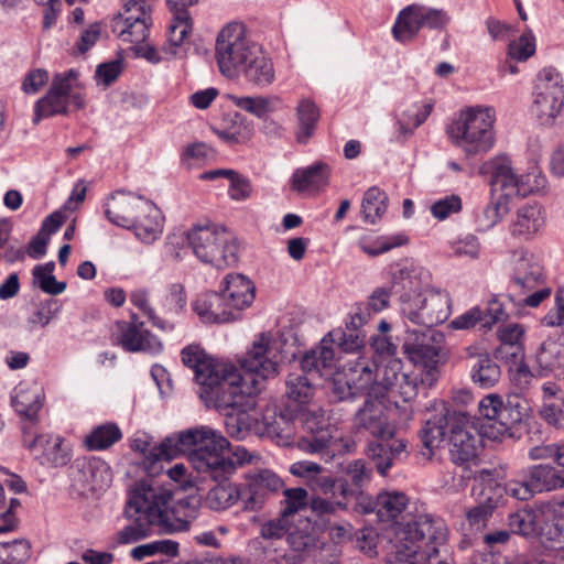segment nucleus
Returning <instances> with one entry per match:
<instances>
[{"label":"nucleus","instance_id":"1","mask_svg":"<svg viewBox=\"0 0 564 564\" xmlns=\"http://www.w3.org/2000/svg\"><path fill=\"white\" fill-rule=\"evenodd\" d=\"M181 359L185 367L194 370L198 394L205 405L221 413L247 381L254 383L256 378L279 375L284 360L283 343L270 333H261L239 360L240 369L213 358L195 344L181 350Z\"/></svg>","mask_w":564,"mask_h":564},{"label":"nucleus","instance_id":"2","mask_svg":"<svg viewBox=\"0 0 564 564\" xmlns=\"http://www.w3.org/2000/svg\"><path fill=\"white\" fill-rule=\"evenodd\" d=\"M130 447L143 456L144 470L153 478L163 471V462H171L183 454L194 469L204 478L221 479L235 470L237 463L247 456L242 446L231 447L218 431L200 425L166 436L159 445H152L147 434L134 436Z\"/></svg>","mask_w":564,"mask_h":564},{"label":"nucleus","instance_id":"3","mask_svg":"<svg viewBox=\"0 0 564 564\" xmlns=\"http://www.w3.org/2000/svg\"><path fill=\"white\" fill-rule=\"evenodd\" d=\"M256 379L254 383L247 381L246 386H241L235 399L229 401L228 409L220 413L225 416L226 431L230 436L243 440L250 432H254L288 440L294 434L296 422H300L308 432L307 436L299 441L302 451L319 455L324 462H329L336 456L329 431L319 425V422L302 416L297 410L283 404L279 411L275 408H268L258 413L257 394L261 391L263 382L270 378Z\"/></svg>","mask_w":564,"mask_h":564},{"label":"nucleus","instance_id":"4","mask_svg":"<svg viewBox=\"0 0 564 564\" xmlns=\"http://www.w3.org/2000/svg\"><path fill=\"white\" fill-rule=\"evenodd\" d=\"M509 378L513 391L506 397L498 393L485 395L478 403L480 416L460 411V464L482 451L484 438H514L527 427L532 413L528 393L534 375L525 362H520L516 367L509 366Z\"/></svg>","mask_w":564,"mask_h":564},{"label":"nucleus","instance_id":"5","mask_svg":"<svg viewBox=\"0 0 564 564\" xmlns=\"http://www.w3.org/2000/svg\"><path fill=\"white\" fill-rule=\"evenodd\" d=\"M495 120L496 112L492 107L475 106L465 111L464 124L463 128L460 127V151L466 159L473 160L469 173L488 176L494 189L502 192L505 196L525 197L544 188L546 183L544 175L535 171L519 175L510 158L505 154L478 164L479 158L495 144Z\"/></svg>","mask_w":564,"mask_h":564},{"label":"nucleus","instance_id":"6","mask_svg":"<svg viewBox=\"0 0 564 564\" xmlns=\"http://www.w3.org/2000/svg\"><path fill=\"white\" fill-rule=\"evenodd\" d=\"M382 399L368 395L356 413L355 425L376 438L368 442L366 454L377 473L386 477L394 465L409 457L410 452L408 440L398 436L395 424L389 421Z\"/></svg>","mask_w":564,"mask_h":564},{"label":"nucleus","instance_id":"7","mask_svg":"<svg viewBox=\"0 0 564 564\" xmlns=\"http://www.w3.org/2000/svg\"><path fill=\"white\" fill-rule=\"evenodd\" d=\"M402 354L416 369L403 372L388 394L411 402L420 391L426 394V390L436 383L444 355L433 335L420 332L406 333Z\"/></svg>","mask_w":564,"mask_h":564},{"label":"nucleus","instance_id":"8","mask_svg":"<svg viewBox=\"0 0 564 564\" xmlns=\"http://www.w3.org/2000/svg\"><path fill=\"white\" fill-rule=\"evenodd\" d=\"M395 538L394 551L389 556L391 564H446L438 558L440 546L447 540L443 519L420 514L401 523Z\"/></svg>","mask_w":564,"mask_h":564},{"label":"nucleus","instance_id":"9","mask_svg":"<svg viewBox=\"0 0 564 564\" xmlns=\"http://www.w3.org/2000/svg\"><path fill=\"white\" fill-rule=\"evenodd\" d=\"M508 290L510 301L519 307L536 308L551 296L545 269L536 254L525 249L513 252Z\"/></svg>","mask_w":564,"mask_h":564},{"label":"nucleus","instance_id":"10","mask_svg":"<svg viewBox=\"0 0 564 564\" xmlns=\"http://www.w3.org/2000/svg\"><path fill=\"white\" fill-rule=\"evenodd\" d=\"M147 505L148 517L155 521L165 533L182 532L189 529V524L197 517V509L188 498H183L173 502V492L155 484L153 479H142L139 481Z\"/></svg>","mask_w":564,"mask_h":564},{"label":"nucleus","instance_id":"11","mask_svg":"<svg viewBox=\"0 0 564 564\" xmlns=\"http://www.w3.org/2000/svg\"><path fill=\"white\" fill-rule=\"evenodd\" d=\"M188 247L203 263L218 269L238 262V245L226 227L208 224L194 225L188 230Z\"/></svg>","mask_w":564,"mask_h":564},{"label":"nucleus","instance_id":"12","mask_svg":"<svg viewBox=\"0 0 564 564\" xmlns=\"http://www.w3.org/2000/svg\"><path fill=\"white\" fill-rule=\"evenodd\" d=\"M479 453L473 459H464L460 466V480L474 479L471 496L478 505L467 511V521L476 530L486 524L505 494L503 485L498 484L495 478V470L478 468Z\"/></svg>","mask_w":564,"mask_h":564},{"label":"nucleus","instance_id":"13","mask_svg":"<svg viewBox=\"0 0 564 564\" xmlns=\"http://www.w3.org/2000/svg\"><path fill=\"white\" fill-rule=\"evenodd\" d=\"M364 325L358 323V318H355V313L351 312L345 322V328H335L325 335L316 347L303 355L300 365L305 371L332 369L335 359L333 344L345 352L359 350L366 343V336L361 330Z\"/></svg>","mask_w":564,"mask_h":564},{"label":"nucleus","instance_id":"14","mask_svg":"<svg viewBox=\"0 0 564 564\" xmlns=\"http://www.w3.org/2000/svg\"><path fill=\"white\" fill-rule=\"evenodd\" d=\"M423 447L427 449V458L434 451H440V459L447 458L458 466V409L455 403L442 402L441 409L427 419L420 431Z\"/></svg>","mask_w":564,"mask_h":564},{"label":"nucleus","instance_id":"15","mask_svg":"<svg viewBox=\"0 0 564 564\" xmlns=\"http://www.w3.org/2000/svg\"><path fill=\"white\" fill-rule=\"evenodd\" d=\"M338 445L333 438L335 457L328 463H335L340 467L339 495L352 507V513L369 514L375 511V500L366 491L372 479V467L364 459H344V455L337 452Z\"/></svg>","mask_w":564,"mask_h":564},{"label":"nucleus","instance_id":"16","mask_svg":"<svg viewBox=\"0 0 564 564\" xmlns=\"http://www.w3.org/2000/svg\"><path fill=\"white\" fill-rule=\"evenodd\" d=\"M215 57L223 75L234 78L240 74L251 53H257V45L246 37L242 23H228L221 29L216 39Z\"/></svg>","mask_w":564,"mask_h":564},{"label":"nucleus","instance_id":"17","mask_svg":"<svg viewBox=\"0 0 564 564\" xmlns=\"http://www.w3.org/2000/svg\"><path fill=\"white\" fill-rule=\"evenodd\" d=\"M564 488V469L551 464H536L522 469L517 478L503 484L505 494L527 501L538 494Z\"/></svg>","mask_w":564,"mask_h":564},{"label":"nucleus","instance_id":"18","mask_svg":"<svg viewBox=\"0 0 564 564\" xmlns=\"http://www.w3.org/2000/svg\"><path fill=\"white\" fill-rule=\"evenodd\" d=\"M449 21L442 9L412 3L399 11L392 25L393 39L402 44L412 42L421 30L442 31Z\"/></svg>","mask_w":564,"mask_h":564},{"label":"nucleus","instance_id":"19","mask_svg":"<svg viewBox=\"0 0 564 564\" xmlns=\"http://www.w3.org/2000/svg\"><path fill=\"white\" fill-rule=\"evenodd\" d=\"M449 315L448 293L442 290H429L422 292V296L416 299L403 317L415 325L425 326L426 330H417L433 335L436 344L441 347L442 335L433 332L432 327L446 322Z\"/></svg>","mask_w":564,"mask_h":564},{"label":"nucleus","instance_id":"20","mask_svg":"<svg viewBox=\"0 0 564 564\" xmlns=\"http://www.w3.org/2000/svg\"><path fill=\"white\" fill-rule=\"evenodd\" d=\"M284 487L283 479L270 469H257L246 475L241 484L242 503L246 511H259Z\"/></svg>","mask_w":564,"mask_h":564},{"label":"nucleus","instance_id":"21","mask_svg":"<svg viewBox=\"0 0 564 564\" xmlns=\"http://www.w3.org/2000/svg\"><path fill=\"white\" fill-rule=\"evenodd\" d=\"M78 75L74 68L55 74L46 94L34 105V123L42 119L68 113L67 95L70 93V80H77Z\"/></svg>","mask_w":564,"mask_h":564},{"label":"nucleus","instance_id":"22","mask_svg":"<svg viewBox=\"0 0 564 564\" xmlns=\"http://www.w3.org/2000/svg\"><path fill=\"white\" fill-rule=\"evenodd\" d=\"M150 199L132 192L118 189L110 194L104 204L105 217L118 227L131 230L138 216L148 212Z\"/></svg>","mask_w":564,"mask_h":564},{"label":"nucleus","instance_id":"23","mask_svg":"<svg viewBox=\"0 0 564 564\" xmlns=\"http://www.w3.org/2000/svg\"><path fill=\"white\" fill-rule=\"evenodd\" d=\"M144 498L145 496L141 485L138 482L128 500L126 509L127 516L134 520L131 524L126 525L117 533V544L126 545L135 543L152 534V528L155 525V521L148 517L147 505L149 501Z\"/></svg>","mask_w":564,"mask_h":564},{"label":"nucleus","instance_id":"24","mask_svg":"<svg viewBox=\"0 0 564 564\" xmlns=\"http://www.w3.org/2000/svg\"><path fill=\"white\" fill-rule=\"evenodd\" d=\"M422 269L414 265L392 267L390 274L389 291L399 302L402 316L411 308L416 299L422 296L423 281Z\"/></svg>","mask_w":564,"mask_h":564},{"label":"nucleus","instance_id":"25","mask_svg":"<svg viewBox=\"0 0 564 564\" xmlns=\"http://www.w3.org/2000/svg\"><path fill=\"white\" fill-rule=\"evenodd\" d=\"M302 372H292L288 376L285 381V405L297 410L302 416L311 417L313 422L322 423V415H316L314 411L310 410L311 401L315 394V386L312 383L308 375L313 372L321 373L323 369L305 371L301 367Z\"/></svg>","mask_w":564,"mask_h":564},{"label":"nucleus","instance_id":"26","mask_svg":"<svg viewBox=\"0 0 564 564\" xmlns=\"http://www.w3.org/2000/svg\"><path fill=\"white\" fill-rule=\"evenodd\" d=\"M69 477L74 487L96 491L111 481L108 464L98 457H78L69 467Z\"/></svg>","mask_w":564,"mask_h":564},{"label":"nucleus","instance_id":"27","mask_svg":"<svg viewBox=\"0 0 564 564\" xmlns=\"http://www.w3.org/2000/svg\"><path fill=\"white\" fill-rule=\"evenodd\" d=\"M466 367L471 382L480 389H491L501 379V367L487 350L480 347L466 348Z\"/></svg>","mask_w":564,"mask_h":564},{"label":"nucleus","instance_id":"28","mask_svg":"<svg viewBox=\"0 0 564 564\" xmlns=\"http://www.w3.org/2000/svg\"><path fill=\"white\" fill-rule=\"evenodd\" d=\"M119 344L131 352L143 351L156 355L163 350L162 343L150 330L143 328V323L138 321L135 314L131 315V322H118Z\"/></svg>","mask_w":564,"mask_h":564},{"label":"nucleus","instance_id":"29","mask_svg":"<svg viewBox=\"0 0 564 564\" xmlns=\"http://www.w3.org/2000/svg\"><path fill=\"white\" fill-rule=\"evenodd\" d=\"M324 531L323 523L312 520L310 516L299 517L289 532L288 543L297 554L299 561L314 549L322 540L319 533Z\"/></svg>","mask_w":564,"mask_h":564},{"label":"nucleus","instance_id":"30","mask_svg":"<svg viewBox=\"0 0 564 564\" xmlns=\"http://www.w3.org/2000/svg\"><path fill=\"white\" fill-rule=\"evenodd\" d=\"M219 292L227 306L237 313V317L254 300V284L242 274H228L221 282Z\"/></svg>","mask_w":564,"mask_h":564},{"label":"nucleus","instance_id":"31","mask_svg":"<svg viewBox=\"0 0 564 564\" xmlns=\"http://www.w3.org/2000/svg\"><path fill=\"white\" fill-rule=\"evenodd\" d=\"M383 361L384 360H380L378 362L375 360V375L369 366L362 367V373L366 375L367 381H373L368 392L369 397L384 398L403 373L401 371L402 362L400 359H388L386 365H383Z\"/></svg>","mask_w":564,"mask_h":564},{"label":"nucleus","instance_id":"32","mask_svg":"<svg viewBox=\"0 0 564 564\" xmlns=\"http://www.w3.org/2000/svg\"><path fill=\"white\" fill-rule=\"evenodd\" d=\"M250 459L251 457L247 452L246 458L241 463H237L235 469H237L238 466H241L245 463L250 462ZM235 471L236 470H234L230 475H228L225 478L214 479V481H216L217 485L208 491L206 497V505L209 509L214 511H221L230 508L239 500L242 502L241 485L237 486L231 482L225 484V481L228 480L231 477V475L235 474ZM195 473L197 474L196 478H199L200 480H213L212 477L204 478L203 475H199L197 471Z\"/></svg>","mask_w":564,"mask_h":564},{"label":"nucleus","instance_id":"33","mask_svg":"<svg viewBox=\"0 0 564 564\" xmlns=\"http://www.w3.org/2000/svg\"><path fill=\"white\" fill-rule=\"evenodd\" d=\"M545 225L543 207L538 203H528L518 208L510 226L512 237L523 241L533 238Z\"/></svg>","mask_w":564,"mask_h":564},{"label":"nucleus","instance_id":"34","mask_svg":"<svg viewBox=\"0 0 564 564\" xmlns=\"http://www.w3.org/2000/svg\"><path fill=\"white\" fill-rule=\"evenodd\" d=\"M194 312L204 323H227L237 318V313L227 306L220 292H209L193 304Z\"/></svg>","mask_w":564,"mask_h":564},{"label":"nucleus","instance_id":"35","mask_svg":"<svg viewBox=\"0 0 564 564\" xmlns=\"http://www.w3.org/2000/svg\"><path fill=\"white\" fill-rule=\"evenodd\" d=\"M245 79L256 87H267L275 79V70L271 58L261 54L257 47V53H251L246 64L240 68Z\"/></svg>","mask_w":564,"mask_h":564},{"label":"nucleus","instance_id":"36","mask_svg":"<svg viewBox=\"0 0 564 564\" xmlns=\"http://www.w3.org/2000/svg\"><path fill=\"white\" fill-rule=\"evenodd\" d=\"M148 212H142L132 229L135 237L142 242L150 243L156 240L163 231V215L160 208L150 200Z\"/></svg>","mask_w":564,"mask_h":564},{"label":"nucleus","instance_id":"37","mask_svg":"<svg viewBox=\"0 0 564 564\" xmlns=\"http://www.w3.org/2000/svg\"><path fill=\"white\" fill-rule=\"evenodd\" d=\"M329 167L318 161L304 169H296L292 175L291 187L296 192H304L310 187L322 188L328 184Z\"/></svg>","mask_w":564,"mask_h":564},{"label":"nucleus","instance_id":"38","mask_svg":"<svg viewBox=\"0 0 564 564\" xmlns=\"http://www.w3.org/2000/svg\"><path fill=\"white\" fill-rule=\"evenodd\" d=\"M391 296L388 286L373 289L365 302L355 305V318H358L359 324H367L373 314H379L390 306Z\"/></svg>","mask_w":564,"mask_h":564},{"label":"nucleus","instance_id":"39","mask_svg":"<svg viewBox=\"0 0 564 564\" xmlns=\"http://www.w3.org/2000/svg\"><path fill=\"white\" fill-rule=\"evenodd\" d=\"M307 509L311 511L312 520H318L319 523H323L324 530L327 529L329 517L338 510L352 512V507L343 497L332 499L318 495L310 497Z\"/></svg>","mask_w":564,"mask_h":564},{"label":"nucleus","instance_id":"40","mask_svg":"<svg viewBox=\"0 0 564 564\" xmlns=\"http://www.w3.org/2000/svg\"><path fill=\"white\" fill-rule=\"evenodd\" d=\"M409 498L401 491H384L377 497L375 510L381 520H394L406 508Z\"/></svg>","mask_w":564,"mask_h":564},{"label":"nucleus","instance_id":"41","mask_svg":"<svg viewBox=\"0 0 564 564\" xmlns=\"http://www.w3.org/2000/svg\"><path fill=\"white\" fill-rule=\"evenodd\" d=\"M540 376H546L564 364V344L554 339H546L542 343L538 354Z\"/></svg>","mask_w":564,"mask_h":564},{"label":"nucleus","instance_id":"42","mask_svg":"<svg viewBox=\"0 0 564 564\" xmlns=\"http://www.w3.org/2000/svg\"><path fill=\"white\" fill-rule=\"evenodd\" d=\"M388 208V195L378 186L369 187L362 197L361 213L364 220L376 224L384 215Z\"/></svg>","mask_w":564,"mask_h":564},{"label":"nucleus","instance_id":"43","mask_svg":"<svg viewBox=\"0 0 564 564\" xmlns=\"http://www.w3.org/2000/svg\"><path fill=\"white\" fill-rule=\"evenodd\" d=\"M122 2L124 14H118V18H121L126 25L122 30V34H132V29L138 23L147 29L151 21V7L149 4V0H122Z\"/></svg>","mask_w":564,"mask_h":564},{"label":"nucleus","instance_id":"44","mask_svg":"<svg viewBox=\"0 0 564 564\" xmlns=\"http://www.w3.org/2000/svg\"><path fill=\"white\" fill-rule=\"evenodd\" d=\"M299 131L296 141L305 144L313 135L319 118L317 106L311 100H302L297 106Z\"/></svg>","mask_w":564,"mask_h":564},{"label":"nucleus","instance_id":"45","mask_svg":"<svg viewBox=\"0 0 564 564\" xmlns=\"http://www.w3.org/2000/svg\"><path fill=\"white\" fill-rule=\"evenodd\" d=\"M122 438V433L116 423L96 426L86 436L85 444L90 451H102Z\"/></svg>","mask_w":564,"mask_h":564},{"label":"nucleus","instance_id":"46","mask_svg":"<svg viewBox=\"0 0 564 564\" xmlns=\"http://www.w3.org/2000/svg\"><path fill=\"white\" fill-rule=\"evenodd\" d=\"M11 405L21 417L34 422L43 404L40 393L15 389V394L11 397Z\"/></svg>","mask_w":564,"mask_h":564},{"label":"nucleus","instance_id":"47","mask_svg":"<svg viewBox=\"0 0 564 564\" xmlns=\"http://www.w3.org/2000/svg\"><path fill=\"white\" fill-rule=\"evenodd\" d=\"M284 495V499L281 500L280 513L283 517L289 518L293 522L296 521L301 511L307 509L310 496L306 489L302 487L297 488H284L281 490Z\"/></svg>","mask_w":564,"mask_h":564},{"label":"nucleus","instance_id":"48","mask_svg":"<svg viewBox=\"0 0 564 564\" xmlns=\"http://www.w3.org/2000/svg\"><path fill=\"white\" fill-rule=\"evenodd\" d=\"M533 113L539 118L541 124H552L563 108L564 97L538 94H533Z\"/></svg>","mask_w":564,"mask_h":564},{"label":"nucleus","instance_id":"49","mask_svg":"<svg viewBox=\"0 0 564 564\" xmlns=\"http://www.w3.org/2000/svg\"><path fill=\"white\" fill-rule=\"evenodd\" d=\"M533 94L564 97L560 72L552 66L542 68L536 75Z\"/></svg>","mask_w":564,"mask_h":564},{"label":"nucleus","instance_id":"50","mask_svg":"<svg viewBox=\"0 0 564 564\" xmlns=\"http://www.w3.org/2000/svg\"><path fill=\"white\" fill-rule=\"evenodd\" d=\"M409 332H419L417 329H405L403 332V336L392 335L389 336H371L370 337V347L373 350L376 358L380 360L388 359H397L395 356L399 354V350L402 351V343L406 333Z\"/></svg>","mask_w":564,"mask_h":564},{"label":"nucleus","instance_id":"51","mask_svg":"<svg viewBox=\"0 0 564 564\" xmlns=\"http://www.w3.org/2000/svg\"><path fill=\"white\" fill-rule=\"evenodd\" d=\"M490 189L491 200L482 210L484 220L481 221V226L486 229L494 227L502 219L509 210V199L514 198L513 196L502 195L500 191H495L491 184Z\"/></svg>","mask_w":564,"mask_h":564},{"label":"nucleus","instance_id":"52","mask_svg":"<svg viewBox=\"0 0 564 564\" xmlns=\"http://www.w3.org/2000/svg\"><path fill=\"white\" fill-rule=\"evenodd\" d=\"M180 544L172 540H159L133 547L130 552L134 561H142L145 557L155 554H164L167 556H176L178 554Z\"/></svg>","mask_w":564,"mask_h":564},{"label":"nucleus","instance_id":"53","mask_svg":"<svg viewBox=\"0 0 564 564\" xmlns=\"http://www.w3.org/2000/svg\"><path fill=\"white\" fill-rule=\"evenodd\" d=\"M293 521L279 512L278 517L264 521L260 527V536L267 541L288 540Z\"/></svg>","mask_w":564,"mask_h":564},{"label":"nucleus","instance_id":"54","mask_svg":"<svg viewBox=\"0 0 564 564\" xmlns=\"http://www.w3.org/2000/svg\"><path fill=\"white\" fill-rule=\"evenodd\" d=\"M338 545L321 541L307 555L301 560V564H338Z\"/></svg>","mask_w":564,"mask_h":564},{"label":"nucleus","instance_id":"55","mask_svg":"<svg viewBox=\"0 0 564 564\" xmlns=\"http://www.w3.org/2000/svg\"><path fill=\"white\" fill-rule=\"evenodd\" d=\"M408 241L403 235H397L393 237H379L372 242H368L362 239L358 242L359 248L370 257H377L382 253L390 251L395 247L403 246Z\"/></svg>","mask_w":564,"mask_h":564},{"label":"nucleus","instance_id":"56","mask_svg":"<svg viewBox=\"0 0 564 564\" xmlns=\"http://www.w3.org/2000/svg\"><path fill=\"white\" fill-rule=\"evenodd\" d=\"M535 36L529 31L509 43L508 56L518 62H525L535 53Z\"/></svg>","mask_w":564,"mask_h":564},{"label":"nucleus","instance_id":"57","mask_svg":"<svg viewBox=\"0 0 564 564\" xmlns=\"http://www.w3.org/2000/svg\"><path fill=\"white\" fill-rule=\"evenodd\" d=\"M313 491L312 495L325 496V498L338 499L339 495V478L332 476L323 469L318 476L311 480L308 486Z\"/></svg>","mask_w":564,"mask_h":564},{"label":"nucleus","instance_id":"58","mask_svg":"<svg viewBox=\"0 0 564 564\" xmlns=\"http://www.w3.org/2000/svg\"><path fill=\"white\" fill-rule=\"evenodd\" d=\"M62 303L56 299H47L40 303L39 307L30 315L28 322L32 325L45 327L62 311Z\"/></svg>","mask_w":564,"mask_h":564},{"label":"nucleus","instance_id":"59","mask_svg":"<svg viewBox=\"0 0 564 564\" xmlns=\"http://www.w3.org/2000/svg\"><path fill=\"white\" fill-rule=\"evenodd\" d=\"M273 98L269 97H240L237 98L236 105L258 118H264L271 111Z\"/></svg>","mask_w":564,"mask_h":564},{"label":"nucleus","instance_id":"60","mask_svg":"<svg viewBox=\"0 0 564 564\" xmlns=\"http://www.w3.org/2000/svg\"><path fill=\"white\" fill-rule=\"evenodd\" d=\"M8 552L11 564H23L31 556V544L26 539H17L11 542L0 543Z\"/></svg>","mask_w":564,"mask_h":564},{"label":"nucleus","instance_id":"61","mask_svg":"<svg viewBox=\"0 0 564 564\" xmlns=\"http://www.w3.org/2000/svg\"><path fill=\"white\" fill-rule=\"evenodd\" d=\"M430 212L438 221L446 220L451 215L458 213V195L452 194L435 200L431 205Z\"/></svg>","mask_w":564,"mask_h":564},{"label":"nucleus","instance_id":"62","mask_svg":"<svg viewBox=\"0 0 564 564\" xmlns=\"http://www.w3.org/2000/svg\"><path fill=\"white\" fill-rule=\"evenodd\" d=\"M524 327L520 324H503L497 329L500 345L523 346Z\"/></svg>","mask_w":564,"mask_h":564},{"label":"nucleus","instance_id":"63","mask_svg":"<svg viewBox=\"0 0 564 564\" xmlns=\"http://www.w3.org/2000/svg\"><path fill=\"white\" fill-rule=\"evenodd\" d=\"M508 524L512 533L531 535L535 531L533 516L530 512H516L509 516Z\"/></svg>","mask_w":564,"mask_h":564},{"label":"nucleus","instance_id":"64","mask_svg":"<svg viewBox=\"0 0 564 564\" xmlns=\"http://www.w3.org/2000/svg\"><path fill=\"white\" fill-rule=\"evenodd\" d=\"M187 304L186 291L183 284L172 283L167 288L165 305L172 312H182Z\"/></svg>","mask_w":564,"mask_h":564}]
</instances>
